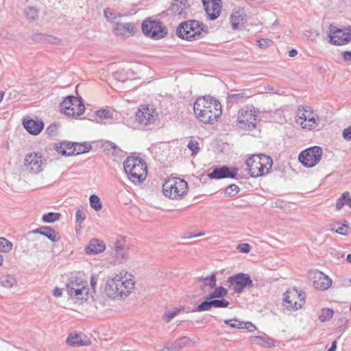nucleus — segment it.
I'll return each instance as SVG.
<instances>
[{
  "label": "nucleus",
  "mask_w": 351,
  "mask_h": 351,
  "mask_svg": "<svg viewBox=\"0 0 351 351\" xmlns=\"http://www.w3.org/2000/svg\"><path fill=\"white\" fill-rule=\"evenodd\" d=\"M193 110L200 121L210 124L216 121L222 114L220 102L210 95L197 98L194 103Z\"/></svg>",
  "instance_id": "f257e3e1"
},
{
  "label": "nucleus",
  "mask_w": 351,
  "mask_h": 351,
  "mask_svg": "<svg viewBox=\"0 0 351 351\" xmlns=\"http://www.w3.org/2000/svg\"><path fill=\"white\" fill-rule=\"evenodd\" d=\"M208 33V26L195 20L182 22L176 29V35L181 39L187 40L201 39Z\"/></svg>",
  "instance_id": "f03ea898"
},
{
  "label": "nucleus",
  "mask_w": 351,
  "mask_h": 351,
  "mask_svg": "<svg viewBox=\"0 0 351 351\" xmlns=\"http://www.w3.org/2000/svg\"><path fill=\"white\" fill-rule=\"evenodd\" d=\"M123 168L128 178L134 183H141L146 178L147 165L141 158L128 157L124 160Z\"/></svg>",
  "instance_id": "7ed1b4c3"
},
{
  "label": "nucleus",
  "mask_w": 351,
  "mask_h": 351,
  "mask_svg": "<svg viewBox=\"0 0 351 351\" xmlns=\"http://www.w3.org/2000/svg\"><path fill=\"white\" fill-rule=\"evenodd\" d=\"M164 195L171 199H181L187 193L189 185L186 181L179 178H169L162 185Z\"/></svg>",
  "instance_id": "20e7f679"
},
{
  "label": "nucleus",
  "mask_w": 351,
  "mask_h": 351,
  "mask_svg": "<svg viewBox=\"0 0 351 351\" xmlns=\"http://www.w3.org/2000/svg\"><path fill=\"white\" fill-rule=\"evenodd\" d=\"M143 33L149 38L159 40L165 38L168 33L167 28L160 20L145 19L141 25Z\"/></svg>",
  "instance_id": "39448f33"
},
{
  "label": "nucleus",
  "mask_w": 351,
  "mask_h": 351,
  "mask_svg": "<svg viewBox=\"0 0 351 351\" xmlns=\"http://www.w3.org/2000/svg\"><path fill=\"white\" fill-rule=\"evenodd\" d=\"M62 111L69 116L82 115L85 110L83 99L81 97L69 95L60 104Z\"/></svg>",
  "instance_id": "423d86ee"
},
{
  "label": "nucleus",
  "mask_w": 351,
  "mask_h": 351,
  "mask_svg": "<svg viewBox=\"0 0 351 351\" xmlns=\"http://www.w3.org/2000/svg\"><path fill=\"white\" fill-rule=\"evenodd\" d=\"M227 282L229 284L228 288L239 294L241 293L245 289L254 287L251 276L248 274L243 272L229 276Z\"/></svg>",
  "instance_id": "0eeeda50"
},
{
  "label": "nucleus",
  "mask_w": 351,
  "mask_h": 351,
  "mask_svg": "<svg viewBox=\"0 0 351 351\" xmlns=\"http://www.w3.org/2000/svg\"><path fill=\"white\" fill-rule=\"evenodd\" d=\"M322 154V147L313 146L302 151L298 156V160L304 167L311 168L319 162Z\"/></svg>",
  "instance_id": "6e6552de"
},
{
  "label": "nucleus",
  "mask_w": 351,
  "mask_h": 351,
  "mask_svg": "<svg viewBox=\"0 0 351 351\" xmlns=\"http://www.w3.org/2000/svg\"><path fill=\"white\" fill-rule=\"evenodd\" d=\"M330 43L335 45H346L351 40V27L339 28L332 25L329 27Z\"/></svg>",
  "instance_id": "1a4fd4ad"
},
{
  "label": "nucleus",
  "mask_w": 351,
  "mask_h": 351,
  "mask_svg": "<svg viewBox=\"0 0 351 351\" xmlns=\"http://www.w3.org/2000/svg\"><path fill=\"white\" fill-rule=\"evenodd\" d=\"M45 160L40 153L28 154L24 160L25 170L32 174H38L43 171Z\"/></svg>",
  "instance_id": "9d476101"
},
{
  "label": "nucleus",
  "mask_w": 351,
  "mask_h": 351,
  "mask_svg": "<svg viewBox=\"0 0 351 351\" xmlns=\"http://www.w3.org/2000/svg\"><path fill=\"white\" fill-rule=\"evenodd\" d=\"M257 116L252 113V110H243L239 112L238 125L239 128L245 130H252L256 128Z\"/></svg>",
  "instance_id": "9b49d317"
},
{
  "label": "nucleus",
  "mask_w": 351,
  "mask_h": 351,
  "mask_svg": "<svg viewBox=\"0 0 351 351\" xmlns=\"http://www.w3.org/2000/svg\"><path fill=\"white\" fill-rule=\"evenodd\" d=\"M238 174V169L226 165L215 167L212 172L208 174L210 179L221 180L224 178L235 179Z\"/></svg>",
  "instance_id": "f8f14e48"
},
{
  "label": "nucleus",
  "mask_w": 351,
  "mask_h": 351,
  "mask_svg": "<svg viewBox=\"0 0 351 351\" xmlns=\"http://www.w3.org/2000/svg\"><path fill=\"white\" fill-rule=\"evenodd\" d=\"M157 116L155 110L150 109L147 106H142L136 112V121L145 125L153 123Z\"/></svg>",
  "instance_id": "ddd939ff"
},
{
  "label": "nucleus",
  "mask_w": 351,
  "mask_h": 351,
  "mask_svg": "<svg viewBox=\"0 0 351 351\" xmlns=\"http://www.w3.org/2000/svg\"><path fill=\"white\" fill-rule=\"evenodd\" d=\"M258 158V156L252 155L246 160L247 169L252 178H258L266 174Z\"/></svg>",
  "instance_id": "4468645a"
},
{
  "label": "nucleus",
  "mask_w": 351,
  "mask_h": 351,
  "mask_svg": "<svg viewBox=\"0 0 351 351\" xmlns=\"http://www.w3.org/2000/svg\"><path fill=\"white\" fill-rule=\"evenodd\" d=\"M23 125L29 134L38 135L44 128V122L42 120L25 118L23 119Z\"/></svg>",
  "instance_id": "2eb2a0df"
},
{
  "label": "nucleus",
  "mask_w": 351,
  "mask_h": 351,
  "mask_svg": "<svg viewBox=\"0 0 351 351\" xmlns=\"http://www.w3.org/2000/svg\"><path fill=\"white\" fill-rule=\"evenodd\" d=\"M104 292L110 298L116 299L119 297L121 298L120 288L118 285V276L108 280L105 285Z\"/></svg>",
  "instance_id": "dca6fc26"
},
{
  "label": "nucleus",
  "mask_w": 351,
  "mask_h": 351,
  "mask_svg": "<svg viewBox=\"0 0 351 351\" xmlns=\"http://www.w3.org/2000/svg\"><path fill=\"white\" fill-rule=\"evenodd\" d=\"M106 250V245L101 240L93 238L90 239L85 247L84 251L87 254H98Z\"/></svg>",
  "instance_id": "f3484780"
},
{
  "label": "nucleus",
  "mask_w": 351,
  "mask_h": 351,
  "mask_svg": "<svg viewBox=\"0 0 351 351\" xmlns=\"http://www.w3.org/2000/svg\"><path fill=\"white\" fill-rule=\"evenodd\" d=\"M134 25L132 23H116L113 27V32L117 36H130L134 35Z\"/></svg>",
  "instance_id": "a211bd4d"
},
{
  "label": "nucleus",
  "mask_w": 351,
  "mask_h": 351,
  "mask_svg": "<svg viewBox=\"0 0 351 351\" xmlns=\"http://www.w3.org/2000/svg\"><path fill=\"white\" fill-rule=\"evenodd\" d=\"M29 234H39L47 237L52 242H58L60 239V237L58 236L55 230L49 226L40 227L29 232Z\"/></svg>",
  "instance_id": "6ab92c4d"
},
{
  "label": "nucleus",
  "mask_w": 351,
  "mask_h": 351,
  "mask_svg": "<svg viewBox=\"0 0 351 351\" xmlns=\"http://www.w3.org/2000/svg\"><path fill=\"white\" fill-rule=\"evenodd\" d=\"M318 276H315L313 286L316 289L326 290L332 285V280L323 272H318Z\"/></svg>",
  "instance_id": "aec40b11"
},
{
  "label": "nucleus",
  "mask_w": 351,
  "mask_h": 351,
  "mask_svg": "<svg viewBox=\"0 0 351 351\" xmlns=\"http://www.w3.org/2000/svg\"><path fill=\"white\" fill-rule=\"evenodd\" d=\"M66 342L72 346L79 347V346H87L91 344L90 341L84 337V339L82 338L81 335L75 334L73 335L72 334L69 335L67 337Z\"/></svg>",
  "instance_id": "412c9836"
},
{
  "label": "nucleus",
  "mask_w": 351,
  "mask_h": 351,
  "mask_svg": "<svg viewBox=\"0 0 351 351\" xmlns=\"http://www.w3.org/2000/svg\"><path fill=\"white\" fill-rule=\"evenodd\" d=\"M118 285L120 288L121 298L127 296L130 291L134 289V282L132 279L123 280L122 277L118 276Z\"/></svg>",
  "instance_id": "4be33fe9"
},
{
  "label": "nucleus",
  "mask_w": 351,
  "mask_h": 351,
  "mask_svg": "<svg viewBox=\"0 0 351 351\" xmlns=\"http://www.w3.org/2000/svg\"><path fill=\"white\" fill-rule=\"evenodd\" d=\"M73 142L70 141H62L56 143L53 145L54 149L62 156H70V151L72 149Z\"/></svg>",
  "instance_id": "5701e85b"
},
{
  "label": "nucleus",
  "mask_w": 351,
  "mask_h": 351,
  "mask_svg": "<svg viewBox=\"0 0 351 351\" xmlns=\"http://www.w3.org/2000/svg\"><path fill=\"white\" fill-rule=\"evenodd\" d=\"M92 117L90 120L93 121H95L97 123H102L104 120L112 119V112L108 109H100L97 110Z\"/></svg>",
  "instance_id": "b1692460"
},
{
  "label": "nucleus",
  "mask_w": 351,
  "mask_h": 351,
  "mask_svg": "<svg viewBox=\"0 0 351 351\" xmlns=\"http://www.w3.org/2000/svg\"><path fill=\"white\" fill-rule=\"evenodd\" d=\"M73 144L72 149L70 151L71 156L88 152L93 147L88 142L80 143L73 142Z\"/></svg>",
  "instance_id": "393cba45"
},
{
  "label": "nucleus",
  "mask_w": 351,
  "mask_h": 351,
  "mask_svg": "<svg viewBox=\"0 0 351 351\" xmlns=\"http://www.w3.org/2000/svg\"><path fill=\"white\" fill-rule=\"evenodd\" d=\"M251 343H256L261 346L266 348L274 347V340L267 335L265 336H253L250 337Z\"/></svg>",
  "instance_id": "a878e982"
},
{
  "label": "nucleus",
  "mask_w": 351,
  "mask_h": 351,
  "mask_svg": "<svg viewBox=\"0 0 351 351\" xmlns=\"http://www.w3.org/2000/svg\"><path fill=\"white\" fill-rule=\"evenodd\" d=\"M67 293L69 295V296L73 300H87L88 288L86 287V289L82 288H79L77 289H75V288H71V291H68Z\"/></svg>",
  "instance_id": "bb28decb"
},
{
  "label": "nucleus",
  "mask_w": 351,
  "mask_h": 351,
  "mask_svg": "<svg viewBox=\"0 0 351 351\" xmlns=\"http://www.w3.org/2000/svg\"><path fill=\"white\" fill-rule=\"evenodd\" d=\"M197 282H202V286L201 289H204V287H208L210 289H213L216 286L217 278L215 274H212L210 276L206 277H199L196 278Z\"/></svg>",
  "instance_id": "cd10ccee"
},
{
  "label": "nucleus",
  "mask_w": 351,
  "mask_h": 351,
  "mask_svg": "<svg viewBox=\"0 0 351 351\" xmlns=\"http://www.w3.org/2000/svg\"><path fill=\"white\" fill-rule=\"evenodd\" d=\"M344 206H348L351 208V197L350 193L346 191L337 199L336 209L341 210Z\"/></svg>",
  "instance_id": "c85d7f7f"
},
{
  "label": "nucleus",
  "mask_w": 351,
  "mask_h": 351,
  "mask_svg": "<svg viewBox=\"0 0 351 351\" xmlns=\"http://www.w3.org/2000/svg\"><path fill=\"white\" fill-rule=\"evenodd\" d=\"M216 5L218 6L216 10L214 8V6L212 4L209 5L208 10H204L208 19L210 21H215L217 19L221 12V3H217Z\"/></svg>",
  "instance_id": "c756f323"
},
{
  "label": "nucleus",
  "mask_w": 351,
  "mask_h": 351,
  "mask_svg": "<svg viewBox=\"0 0 351 351\" xmlns=\"http://www.w3.org/2000/svg\"><path fill=\"white\" fill-rule=\"evenodd\" d=\"M255 156H258V159H260V164L263 167L264 171L266 174L269 173V170L272 167L273 160L269 156L263 154H255Z\"/></svg>",
  "instance_id": "7c9ffc66"
},
{
  "label": "nucleus",
  "mask_w": 351,
  "mask_h": 351,
  "mask_svg": "<svg viewBox=\"0 0 351 351\" xmlns=\"http://www.w3.org/2000/svg\"><path fill=\"white\" fill-rule=\"evenodd\" d=\"M191 341L189 337L184 336L174 341L171 345L174 351H180L184 347L189 346Z\"/></svg>",
  "instance_id": "2f4dec72"
},
{
  "label": "nucleus",
  "mask_w": 351,
  "mask_h": 351,
  "mask_svg": "<svg viewBox=\"0 0 351 351\" xmlns=\"http://www.w3.org/2000/svg\"><path fill=\"white\" fill-rule=\"evenodd\" d=\"M88 287L87 282L82 280L80 278H76L74 280H71L66 285V291H71V288H75V289L82 288L86 289Z\"/></svg>",
  "instance_id": "473e14b6"
},
{
  "label": "nucleus",
  "mask_w": 351,
  "mask_h": 351,
  "mask_svg": "<svg viewBox=\"0 0 351 351\" xmlns=\"http://www.w3.org/2000/svg\"><path fill=\"white\" fill-rule=\"evenodd\" d=\"M214 291L207 295V299L221 298L228 295V289L220 286L213 288Z\"/></svg>",
  "instance_id": "72a5a7b5"
},
{
  "label": "nucleus",
  "mask_w": 351,
  "mask_h": 351,
  "mask_svg": "<svg viewBox=\"0 0 351 351\" xmlns=\"http://www.w3.org/2000/svg\"><path fill=\"white\" fill-rule=\"evenodd\" d=\"M124 242L123 241H117L114 243V250L116 253L117 258L121 260H126L128 257L127 253L123 252Z\"/></svg>",
  "instance_id": "f704fd0d"
},
{
  "label": "nucleus",
  "mask_w": 351,
  "mask_h": 351,
  "mask_svg": "<svg viewBox=\"0 0 351 351\" xmlns=\"http://www.w3.org/2000/svg\"><path fill=\"white\" fill-rule=\"evenodd\" d=\"M283 303H284V306L287 308V309H294V310H298V308H302V305L304 304V301H303V302L301 304L300 303L298 305V303L297 302H293L291 299H290V296L289 295V292H286L285 293V298H284V300H283Z\"/></svg>",
  "instance_id": "c9c22d12"
},
{
  "label": "nucleus",
  "mask_w": 351,
  "mask_h": 351,
  "mask_svg": "<svg viewBox=\"0 0 351 351\" xmlns=\"http://www.w3.org/2000/svg\"><path fill=\"white\" fill-rule=\"evenodd\" d=\"M330 227L331 231L343 236H348L351 232L350 230L341 225L339 222L331 223Z\"/></svg>",
  "instance_id": "e433bc0d"
},
{
  "label": "nucleus",
  "mask_w": 351,
  "mask_h": 351,
  "mask_svg": "<svg viewBox=\"0 0 351 351\" xmlns=\"http://www.w3.org/2000/svg\"><path fill=\"white\" fill-rule=\"evenodd\" d=\"M300 119H304V121L305 122L308 121V123H305L304 125H303V122L301 123V125H302L303 128H307L308 130H313V129H315L317 126V121L319 119L315 118L314 117H308V119H307L306 116L304 113L302 114V117H300Z\"/></svg>",
  "instance_id": "4c0bfd02"
},
{
  "label": "nucleus",
  "mask_w": 351,
  "mask_h": 351,
  "mask_svg": "<svg viewBox=\"0 0 351 351\" xmlns=\"http://www.w3.org/2000/svg\"><path fill=\"white\" fill-rule=\"evenodd\" d=\"M244 16L240 14V12H235L230 16V22L233 29H239L240 22H243Z\"/></svg>",
  "instance_id": "58836bf2"
},
{
  "label": "nucleus",
  "mask_w": 351,
  "mask_h": 351,
  "mask_svg": "<svg viewBox=\"0 0 351 351\" xmlns=\"http://www.w3.org/2000/svg\"><path fill=\"white\" fill-rule=\"evenodd\" d=\"M211 300L212 299H207L206 296V300L194 308L192 312H202L210 310L213 308Z\"/></svg>",
  "instance_id": "ea45409f"
},
{
  "label": "nucleus",
  "mask_w": 351,
  "mask_h": 351,
  "mask_svg": "<svg viewBox=\"0 0 351 351\" xmlns=\"http://www.w3.org/2000/svg\"><path fill=\"white\" fill-rule=\"evenodd\" d=\"M247 96L244 92L239 93L228 94L227 97V102L232 104H238L245 99Z\"/></svg>",
  "instance_id": "a19ab883"
},
{
  "label": "nucleus",
  "mask_w": 351,
  "mask_h": 351,
  "mask_svg": "<svg viewBox=\"0 0 351 351\" xmlns=\"http://www.w3.org/2000/svg\"><path fill=\"white\" fill-rule=\"evenodd\" d=\"M334 311L332 308H324L322 310L318 319L321 322H326L332 317Z\"/></svg>",
  "instance_id": "79ce46f5"
},
{
  "label": "nucleus",
  "mask_w": 351,
  "mask_h": 351,
  "mask_svg": "<svg viewBox=\"0 0 351 351\" xmlns=\"http://www.w3.org/2000/svg\"><path fill=\"white\" fill-rule=\"evenodd\" d=\"M102 147L105 151L108 152V154L116 155L117 152L120 150V149L116 145L115 143L110 141H106L103 143Z\"/></svg>",
  "instance_id": "37998d69"
},
{
  "label": "nucleus",
  "mask_w": 351,
  "mask_h": 351,
  "mask_svg": "<svg viewBox=\"0 0 351 351\" xmlns=\"http://www.w3.org/2000/svg\"><path fill=\"white\" fill-rule=\"evenodd\" d=\"M26 18L30 21H34L38 19V12L34 7H27L24 10Z\"/></svg>",
  "instance_id": "c03bdc74"
},
{
  "label": "nucleus",
  "mask_w": 351,
  "mask_h": 351,
  "mask_svg": "<svg viewBox=\"0 0 351 351\" xmlns=\"http://www.w3.org/2000/svg\"><path fill=\"white\" fill-rule=\"evenodd\" d=\"M90 206L96 211H99L102 208L100 198L97 195H91L89 197Z\"/></svg>",
  "instance_id": "a18cd8bd"
},
{
  "label": "nucleus",
  "mask_w": 351,
  "mask_h": 351,
  "mask_svg": "<svg viewBox=\"0 0 351 351\" xmlns=\"http://www.w3.org/2000/svg\"><path fill=\"white\" fill-rule=\"evenodd\" d=\"M104 15L105 17L107 19V20L113 23H116L117 19L118 18L121 17V15L119 14H117L115 11L111 10V9H106L104 10Z\"/></svg>",
  "instance_id": "49530a36"
},
{
  "label": "nucleus",
  "mask_w": 351,
  "mask_h": 351,
  "mask_svg": "<svg viewBox=\"0 0 351 351\" xmlns=\"http://www.w3.org/2000/svg\"><path fill=\"white\" fill-rule=\"evenodd\" d=\"M60 216V213L50 212L43 215L42 219L45 223H53L58 220Z\"/></svg>",
  "instance_id": "de8ad7c7"
},
{
  "label": "nucleus",
  "mask_w": 351,
  "mask_h": 351,
  "mask_svg": "<svg viewBox=\"0 0 351 351\" xmlns=\"http://www.w3.org/2000/svg\"><path fill=\"white\" fill-rule=\"evenodd\" d=\"M16 280L11 276H3L1 278V285L6 288H11L14 284H16Z\"/></svg>",
  "instance_id": "09e8293b"
},
{
  "label": "nucleus",
  "mask_w": 351,
  "mask_h": 351,
  "mask_svg": "<svg viewBox=\"0 0 351 351\" xmlns=\"http://www.w3.org/2000/svg\"><path fill=\"white\" fill-rule=\"evenodd\" d=\"M213 307L215 308H227L230 302L226 300L221 298V299L214 298L211 300Z\"/></svg>",
  "instance_id": "8fccbe9b"
},
{
  "label": "nucleus",
  "mask_w": 351,
  "mask_h": 351,
  "mask_svg": "<svg viewBox=\"0 0 351 351\" xmlns=\"http://www.w3.org/2000/svg\"><path fill=\"white\" fill-rule=\"evenodd\" d=\"M239 187L237 184H232L226 188L225 195L227 197H234L239 192Z\"/></svg>",
  "instance_id": "3c124183"
},
{
  "label": "nucleus",
  "mask_w": 351,
  "mask_h": 351,
  "mask_svg": "<svg viewBox=\"0 0 351 351\" xmlns=\"http://www.w3.org/2000/svg\"><path fill=\"white\" fill-rule=\"evenodd\" d=\"M224 323L232 328L241 329L243 327V322L239 321L237 318L225 319Z\"/></svg>",
  "instance_id": "603ef678"
},
{
  "label": "nucleus",
  "mask_w": 351,
  "mask_h": 351,
  "mask_svg": "<svg viewBox=\"0 0 351 351\" xmlns=\"http://www.w3.org/2000/svg\"><path fill=\"white\" fill-rule=\"evenodd\" d=\"M187 147L191 151L192 156H196L200 149L199 143L195 140H191L187 145Z\"/></svg>",
  "instance_id": "864d4df0"
},
{
  "label": "nucleus",
  "mask_w": 351,
  "mask_h": 351,
  "mask_svg": "<svg viewBox=\"0 0 351 351\" xmlns=\"http://www.w3.org/2000/svg\"><path fill=\"white\" fill-rule=\"evenodd\" d=\"M86 219V215L83 212L82 207H78L75 213V221L77 226L81 228V225Z\"/></svg>",
  "instance_id": "5fc2aeb1"
},
{
  "label": "nucleus",
  "mask_w": 351,
  "mask_h": 351,
  "mask_svg": "<svg viewBox=\"0 0 351 351\" xmlns=\"http://www.w3.org/2000/svg\"><path fill=\"white\" fill-rule=\"evenodd\" d=\"M52 37L49 35L41 34V33H36L32 36V38L33 40L36 42L46 41L50 40V38Z\"/></svg>",
  "instance_id": "6e6d98bb"
},
{
  "label": "nucleus",
  "mask_w": 351,
  "mask_h": 351,
  "mask_svg": "<svg viewBox=\"0 0 351 351\" xmlns=\"http://www.w3.org/2000/svg\"><path fill=\"white\" fill-rule=\"evenodd\" d=\"M257 43L261 49H266L273 44V40L269 38H261L257 40Z\"/></svg>",
  "instance_id": "4d7b16f0"
},
{
  "label": "nucleus",
  "mask_w": 351,
  "mask_h": 351,
  "mask_svg": "<svg viewBox=\"0 0 351 351\" xmlns=\"http://www.w3.org/2000/svg\"><path fill=\"white\" fill-rule=\"evenodd\" d=\"M180 309H177L173 311L167 312L164 315V318L166 322H169L173 317H175L180 312Z\"/></svg>",
  "instance_id": "13d9d810"
},
{
  "label": "nucleus",
  "mask_w": 351,
  "mask_h": 351,
  "mask_svg": "<svg viewBox=\"0 0 351 351\" xmlns=\"http://www.w3.org/2000/svg\"><path fill=\"white\" fill-rule=\"evenodd\" d=\"M202 4L204 10H208L209 5H213L214 8L216 10L218 6H217V3H221V0H202Z\"/></svg>",
  "instance_id": "bf43d9fd"
},
{
  "label": "nucleus",
  "mask_w": 351,
  "mask_h": 351,
  "mask_svg": "<svg viewBox=\"0 0 351 351\" xmlns=\"http://www.w3.org/2000/svg\"><path fill=\"white\" fill-rule=\"evenodd\" d=\"M57 130H58L57 125L56 124L53 123V124H51L49 127H47V128L46 130V132L49 136H55L57 134V132H58Z\"/></svg>",
  "instance_id": "052dcab7"
},
{
  "label": "nucleus",
  "mask_w": 351,
  "mask_h": 351,
  "mask_svg": "<svg viewBox=\"0 0 351 351\" xmlns=\"http://www.w3.org/2000/svg\"><path fill=\"white\" fill-rule=\"evenodd\" d=\"M237 249L240 252L247 254V253L250 252L251 247H250V245L248 243H244L239 244L237 246Z\"/></svg>",
  "instance_id": "680f3d73"
},
{
  "label": "nucleus",
  "mask_w": 351,
  "mask_h": 351,
  "mask_svg": "<svg viewBox=\"0 0 351 351\" xmlns=\"http://www.w3.org/2000/svg\"><path fill=\"white\" fill-rule=\"evenodd\" d=\"M189 5L187 0H174V6L176 7L186 9Z\"/></svg>",
  "instance_id": "e2e57ef3"
},
{
  "label": "nucleus",
  "mask_w": 351,
  "mask_h": 351,
  "mask_svg": "<svg viewBox=\"0 0 351 351\" xmlns=\"http://www.w3.org/2000/svg\"><path fill=\"white\" fill-rule=\"evenodd\" d=\"M241 329H246L249 332H253L256 329V327L250 322H243V327Z\"/></svg>",
  "instance_id": "0e129e2a"
},
{
  "label": "nucleus",
  "mask_w": 351,
  "mask_h": 351,
  "mask_svg": "<svg viewBox=\"0 0 351 351\" xmlns=\"http://www.w3.org/2000/svg\"><path fill=\"white\" fill-rule=\"evenodd\" d=\"M343 137L347 141H351V125L343 130Z\"/></svg>",
  "instance_id": "69168bd1"
},
{
  "label": "nucleus",
  "mask_w": 351,
  "mask_h": 351,
  "mask_svg": "<svg viewBox=\"0 0 351 351\" xmlns=\"http://www.w3.org/2000/svg\"><path fill=\"white\" fill-rule=\"evenodd\" d=\"M98 276L97 274H93L90 278V286L92 289L95 291V287L97 282Z\"/></svg>",
  "instance_id": "338daca9"
},
{
  "label": "nucleus",
  "mask_w": 351,
  "mask_h": 351,
  "mask_svg": "<svg viewBox=\"0 0 351 351\" xmlns=\"http://www.w3.org/2000/svg\"><path fill=\"white\" fill-rule=\"evenodd\" d=\"M342 57L344 61L351 62V51H345L342 53Z\"/></svg>",
  "instance_id": "774afa93"
}]
</instances>
